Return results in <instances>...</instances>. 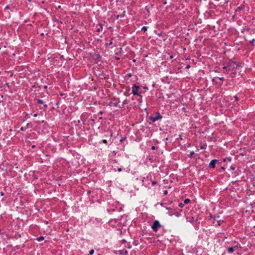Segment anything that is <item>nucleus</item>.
Wrapping results in <instances>:
<instances>
[{"label":"nucleus","mask_w":255,"mask_h":255,"mask_svg":"<svg viewBox=\"0 0 255 255\" xmlns=\"http://www.w3.org/2000/svg\"><path fill=\"white\" fill-rule=\"evenodd\" d=\"M139 88L140 86L135 84L132 87V94L134 95H137L140 98H142V96L141 95V93L140 92H138V91Z\"/></svg>","instance_id":"1"},{"label":"nucleus","mask_w":255,"mask_h":255,"mask_svg":"<svg viewBox=\"0 0 255 255\" xmlns=\"http://www.w3.org/2000/svg\"><path fill=\"white\" fill-rule=\"evenodd\" d=\"M161 225L158 220H155L151 226V229L154 232H156L158 231V228H160Z\"/></svg>","instance_id":"2"},{"label":"nucleus","mask_w":255,"mask_h":255,"mask_svg":"<svg viewBox=\"0 0 255 255\" xmlns=\"http://www.w3.org/2000/svg\"><path fill=\"white\" fill-rule=\"evenodd\" d=\"M162 118V117L160 115V113L158 112L155 113V115L154 116H150L149 118V120L150 121H151L152 122H155L156 121L161 120Z\"/></svg>","instance_id":"3"},{"label":"nucleus","mask_w":255,"mask_h":255,"mask_svg":"<svg viewBox=\"0 0 255 255\" xmlns=\"http://www.w3.org/2000/svg\"><path fill=\"white\" fill-rule=\"evenodd\" d=\"M120 103V100L119 98H114L112 101L110 103V106L118 107L119 104Z\"/></svg>","instance_id":"4"},{"label":"nucleus","mask_w":255,"mask_h":255,"mask_svg":"<svg viewBox=\"0 0 255 255\" xmlns=\"http://www.w3.org/2000/svg\"><path fill=\"white\" fill-rule=\"evenodd\" d=\"M218 162L217 159H213L212 160L209 164V167L211 168H214L215 167L216 164Z\"/></svg>","instance_id":"5"},{"label":"nucleus","mask_w":255,"mask_h":255,"mask_svg":"<svg viewBox=\"0 0 255 255\" xmlns=\"http://www.w3.org/2000/svg\"><path fill=\"white\" fill-rule=\"evenodd\" d=\"M238 247H239L238 244L234 246L233 247H230L227 250L228 252L229 253H232L234 252L235 251H236V250H237Z\"/></svg>","instance_id":"6"},{"label":"nucleus","mask_w":255,"mask_h":255,"mask_svg":"<svg viewBox=\"0 0 255 255\" xmlns=\"http://www.w3.org/2000/svg\"><path fill=\"white\" fill-rule=\"evenodd\" d=\"M230 62H233L232 63V67H229L230 69H232L233 70L237 69L239 67V64L236 61H234L233 60L230 61Z\"/></svg>","instance_id":"7"},{"label":"nucleus","mask_w":255,"mask_h":255,"mask_svg":"<svg viewBox=\"0 0 255 255\" xmlns=\"http://www.w3.org/2000/svg\"><path fill=\"white\" fill-rule=\"evenodd\" d=\"M245 6L244 5H241L240 6L238 7L235 10V13L237 14V12L240 11L244 9Z\"/></svg>","instance_id":"8"},{"label":"nucleus","mask_w":255,"mask_h":255,"mask_svg":"<svg viewBox=\"0 0 255 255\" xmlns=\"http://www.w3.org/2000/svg\"><path fill=\"white\" fill-rule=\"evenodd\" d=\"M119 253L120 255H128V251L125 249L119 251Z\"/></svg>","instance_id":"9"},{"label":"nucleus","mask_w":255,"mask_h":255,"mask_svg":"<svg viewBox=\"0 0 255 255\" xmlns=\"http://www.w3.org/2000/svg\"><path fill=\"white\" fill-rule=\"evenodd\" d=\"M233 62H229L227 66H225L223 67V69L224 70H226L228 68H229V67H232V63Z\"/></svg>","instance_id":"10"},{"label":"nucleus","mask_w":255,"mask_h":255,"mask_svg":"<svg viewBox=\"0 0 255 255\" xmlns=\"http://www.w3.org/2000/svg\"><path fill=\"white\" fill-rule=\"evenodd\" d=\"M99 27H98L96 31L98 32H100L103 29V25L101 24H99Z\"/></svg>","instance_id":"11"},{"label":"nucleus","mask_w":255,"mask_h":255,"mask_svg":"<svg viewBox=\"0 0 255 255\" xmlns=\"http://www.w3.org/2000/svg\"><path fill=\"white\" fill-rule=\"evenodd\" d=\"M190 199H189L187 198V199H185L184 200L183 203H184V204H186L189 203L190 202Z\"/></svg>","instance_id":"12"},{"label":"nucleus","mask_w":255,"mask_h":255,"mask_svg":"<svg viewBox=\"0 0 255 255\" xmlns=\"http://www.w3.org/2000/svg\"><path fill=\"white\" fill-rule=\"evenodd\" d=\"M113 44L112 39H111V40H110V42H109V43H106V44H105V45H106V47H108V46H109V45H111V44Z\"/></svg>","instance_id":"13"},{"label":"nucleus","mask_w":255,"mask_h":255,"mask_svg":"<svg viewBox=\"0 0 255 255\" xmlns=\"http://www.w3.org/2000/svg\"><path fill=\"white\" fill-rule=\"evenodd\" d=\"M224 222L223 220H219L217 221V225L221 226L222 223Z\"/></svg>","instance_id":"14"},{"label":"nucleus","mask_w":255,"mask_h":255,"mask_svg":"<svg viewBox=\"0 0 255 255\" xmlns=\"http://www.w3.org/2000/svg\"><path fill=\"white\" fill-rule=\"evenodd\" d=\"M147 27L146 26H143L142 28H141V31H143L144 32L146 31L147 30Z\"/></svg>","instance_id":"15"},{"label":"nucleus","mask_w":255,"mask_h":255,"mask_svg":"<svg viewBox=\"0 0 255 255\" xmlns=\"http://www.w3.org/2000/svg\"><path fill=\"white\" fill-rule=\"evenodd\" d=\"M37 240L38 241H43L44 240V237L42 236H40V237H38Z\"/></svg>","instance_id":"16"},{"label":"nucleus","mask_w":255,"mask_h":255,"mask_svg":"<svg viewBox=\"0 0 255 255\" xmlns=\"http://www.w3.org/2000/svg\"><path fill=\"white\" fill-rule=\"evenodd\" d=\"M37 102L39 104H43V101L41 99H37Z\"/></svg>","instance_id":"17"},{"label":"nucleus","mask_w":255,"mask_h":255,"mask_svg":"<svg viewBox=\"0 0 255 255\" xmlns=\"http://www.w3.org/2000/svg\"><path fill=\"white\" fill-rule=\"evenodd\" d=\"M184 205L185 204H184V203H181H181H179L178 206L180 208H183L184 207Z\"/></svg>","instance_id":"18"},{"label":"nucleus","mask_w":255,"mask_h":255,"mask_svg":"<svg viewBox=\"0 0 255 255\" xmlns=\"http://www.w3.org/2000/svg\"><path fill=\"white\" fill-rule=\"evenodd\" d=\"M194 154H195L194 151H191V152H190V155H189V156L190 157H192V156H193V155H194Z\"/></svg>","instance_id":"19"},{"label":"nucleus","mask_w":255,"mask_h":255,"mask_svg":"<svg viewBox=\"0 0 255 255\" xmlns=\"http://www.w3.org/2000/svg\"><path fill=\"white\" fill-rule=\"evenodd\" d=\"M94 250L93 249H92L89 252V255H93L94 254Z\"/></svg>","instance_id":"20"},{"label":"nucleus","mask_w":255,"mask_h":255,"mask_svg":"<svg viewBox=\"0 0 255 255\" xmlns=\"http://www.w3.org/2000/svg\"><path fill=\"white\" fill-rule=\"evenodd\" d=\"M255 42V39L254 38L252 40L250 41V43L252 44V45H254V42Z\"/></svg>","instance_id":"21"},{"label":"nucleus","mask_w":255,"mask_h":255,"mask_svg":"<svg viewBox=\"0 0 255 255\" xmlns=\"http://www.w3.org/2000/svg\"><path fill=\"white\" fill-rule=\"evenodd\" d=\"M225 70L226 71H225V73L228 74L230 71V68H228L227 69H226Z\"/></svg>","instance_id":"22"},{"label":"nucleus","mask_w":255,"mask_h":255,"mask_svg":"<svg viewBox=\"0 0 255 255\" xmlns=\"http://www.w3.org/2000/svg\"><path fill=\"white\" fill-rule=\"evenodd\" d=\"M156 184H157V182L156 181H152V186H154V185H155Z\"/></svg>","instance_id":"23"},{"label":"nucleus","mask_w":255,"mask_h":255,"mask_svg":"<svg viewBox=\"0 0 255 255\" xmlns=\"http://www.w3.org/2000/svg\"><path fill=\"white\" fill-rule=\"evenodd\" d=\"M102 142H103L104 143H105V144H107V140H106V139H103V140H102Z\"/></svg>","instance_id":"24"},{"label":"nucleus","mask_w":255,"mask_h":255,"mask_svg":"<svg viewBox=\"0 0 255 255\" xmlns=\"http://www.w3.org/2000/svg\"><path fill=\"white\" fill-rule=\"evenodd\" d=\"M123 16H124V15H117L116 16V17H117V19H118L120 17H123Z\"/></svg>","instance_id":"25"},{"label":"nucleus","mask_w":255,"mask_h":255,"mask_svg":"<svg viewBox=\"0 0 255 255\" xmlns=\"http://www.w3.org/2000/svg\"><path fill=\"white\" fill-rule=\"evenodd\" d=\"M126 138V137H122L121 139H120V142H122L123 141H124Z\"/></svg>","instance_id":"26"},{"label":"nucleus","mask_w":255,"mask_h":255,"mask_svg":"<svg viewBox=\"0 0 255 255\" xmlns=\"http://www.w3.org/2000/svg\"><path fill=\"white\" fill-rule=\"evenodd\" d=\"M219 79H220V80H221V81H223L225 80L224 78V77H220V78H219Z\"/></svg>","instance_id":"27"},{"label":"nucleus","mask_w":255,"mask_h":255,"mask_svg":"<svg viewBox=\"0 0 255 255\" xmlns=\"http://www.w3.org/2000/svg\"><path fill=\"white\" fill-rule=\"evenodd\" d=\"M118 171L121 172L122 171V169L121 168H118Z\"/></svg>","instance_id":"28"},{"label":"nucleus","mask_w":255,"mask_h":255,"mask_svg":"<svg viewBox=\"0 0 255 255\" xmlns=\"http://www.w3.org/2000/svg\"><path fill=\"white\" fill-rule=\"evenodd\" d=\"M190 68V66L189 65H187L186 67V69H189Z\"/></svg>","instance_id":"29"},{"label":"nucleus","mask_w":255,"mask_h":255,"mask_svg":"<svg viewBox=\"0 0 255 255\" xmlns=\"http://www.w3.org/2000/svg\"><path fill=\"white\" fill-rule=\"evenodd\" d=\"M151 149H152V150H154V149H155V147L154 146H151Z\"/></svg>","instance_id":"30"},{"label":"nucleus","mask_w":255,"mask_h":255,"mask_svg":"<svg viewBox=\"0 0 255 255\" xmlns=\"http://www.w3.org/2000/svg\"><path fill=\"white\" fill-rule=\"evenodd\" d=\"M37 115H38L37 114H33V117H36L37 116Z\"/></svg>","instance_id":"31"},{"label":"nucleus","mask_w":255,"mask_h":255,"mask_svg":"<svg viewBox=\"0 0 255 255\" xmlns=\"http://www.w3.org/2000/svg\"><path fill=\"white\" fill-rule=\"evenodd\" d=\"M234 98H235L236 101H238V98L237 97L235 96V97H234Z\"/></svg>","instance_id":"32"},{"label":"nucleus","mask_w":255,"mask_h":255,"mask_svg":"<svg viewBox=\"0 0 255 255\" xmlns=\"http://www.w3.org/2000/svg\"><path fill=\"white\" fill-rule=\"evenodd\" d=\"M167 193V190L164 191V194H166Z\"/></svg>","instance_id":"33"},{"label":"nucleus","mask_w":255,"mask_h":255,"mask_svg":"<svg viewBox=\"0 0 255 255\" xmlns=\"http://www.w3.org/2000/svg\"><path fill=\"white\" fill-rule=\"evenodd\" d=\"M20 130H22V131H23L24 130V128L23 127H21L20 128Z\"/></svg>","instance_id":"34"},{"label":"nucleus","mask_w":255,"mask_h":255,"mask_svg":"<svg viewBox=\"0 0 255 255\" xmlns=\"http://www.w3.org/2000/svg\"><path fill=\"white\" fill-rule=\"evenodd\" d=\"M200 148L201 149H204L205 148H204V147L203 146H200Z\"/></svg>","instance_id":"35"},{"label":"nucleus","mask_w":255,"mask_h":255,"mask_svg":"<svg viewBox=\"0 0 255 255\" xmlns=\"http://www.w3.org/2000/svg\"><path fill=\"white\" fill-rule=\"evenodd\" d=\"M128 77H129L131 76V74H128Z\"/></svg>","instance_id":"36"},{"label":"nucleus","mask_w":255,"mask_h":255,"mask_svg":"<svg viewBox=\"0 0 255 255\" xmlns=\"http://www.w3.org/2000/svg\"><path fill=\"white\" fill-rule=\"evenodd\" d=\"M44 107L46 108V107H47V105L46 104H44Z\"/></svg>","instance_id":"37"},{"label":"nucleus","mask_w":255,"mask_h":255,"mask_svg":"<svg viewBox=\"0 0 255 255\" xmlns=\"http://www.w3.org/2000/svg\"><path fill=\"white\" fill-rule=\"evenodd\" d=\"M157 35H158V36H161V33H158V34H157Z\"/></svg>","instance_id":"38"},{"label":"nucleus","mask_w":255,"mask_h":255,"mask_svg":"<svg viewBox=\"0 0 255 255\" xmlns=\"http://www.w3.org/2000/svg\"><path fill=\"white\" fill-rule=\"evenodd\" d=\"M1 195H3V193L2 192L1 193Z\"/></svg>","instance_id":"39"}]
</instances>
